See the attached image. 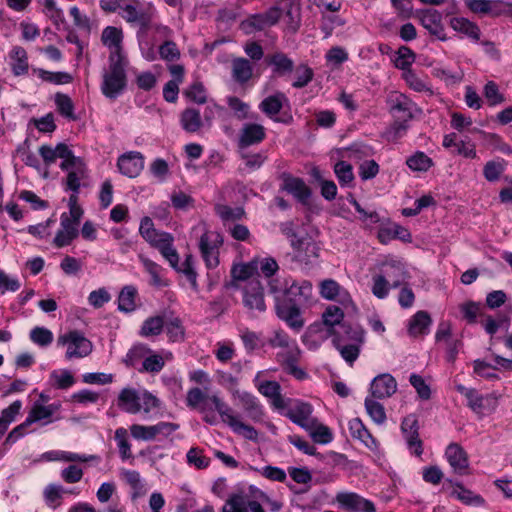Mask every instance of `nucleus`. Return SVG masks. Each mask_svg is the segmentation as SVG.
<instances>
[{"label":"nucleus","mask_w":512,"mask_h":512,"mask_svg":"<svg viewBox=\"0 0 512 512\" xmlns=\"http://www.w3.org/2000/svg\"><path fill=\"white\" fill-rule=\"evenodd\" d=\"M109 60V71L103 76L101 89L106 97L114 99L124 90L126 86V75L121 55H118V59H115L114 55H110Z\"/></svg>","instance_id":"nucleus-1"},{"label":"nucleus","mask_w":512,"mask_h":512,"mask_svg":"<svg viewBox=\"0 0 512 512\" xmlns=\"http://www.w3.org/2000/svg\"><path fill=\"white\" fill-rule=\"evenodd\" d=\"M57 345L67 347L65 356L69 360L73 358H84L93 350L92 342L78 330H71L59 335Z\"/></svg>","instance_id":"nucleus-2"},{"label":"nucleus","mask_w":512,"mask_h":512,"mask_svg":"<svg viewBox=\"0 0 512 512\" xmlns=\"http://www.w3.org/2000/svg\"><path fill=\"white\" fill-rule=\"evenodd\" d=\"M199 250L208 269L219 265V249L223 245V237L216 231H206L199 239Z\"/></svg>","instance_id":"nucleus-3"},{"label":"nucleus","mask_w":512,"mask_h":512,"mask_svg":"<svg viewBox=\"0 0 512 512\" xmlns=\"http://www.w3.org/2000/svg\"><path fill=\"white\" fill-rule=\"evenodd\" d=\"M275 311L279 319L284 321L292 330L299 332L304 327L300 305L287 299L275 297Z\"/></svg>","instance_id":"nucleus-4"},{"label":"nucleus","mask_w":512,"mask_h":512,"mask_svg":"<svg viewBox=\"0 0 512 512\" xmlns=\"http://www.w3.org/2000/svg\"><path fill=\"white\" fill-rule=\"evenodd\" d=\"M178 429L179 424L172 422H158L151 426H144L140 424H133L130 426L132 437L143 441L154 440L158 435L168 437Z\"/></svg>","instance_id":"nucleus-5"},{"label":"nucleus","mask_w":512,"mask_h":512,"mask_svg":"<svg viewBox=\"0 0 512 512\" xmlns=\"http://www.w3.org/2000/svg\"><path fill=\"white\" fill-rule=\"evenodd\" d=\"M60 169L67 172L66 190L79 193L81 181L88 176L85 162L81 158H72L68 161H62Z\"/></svg>","instance_id":"nucleus-6"},{"label":"nucleus","mask_w":512,"mask_h":512,"mask_svg":"<svg viewBox=\"0 0 512 512\" xmlns=\"http://www.w3.org/2000/svg\"><path fill=\"white\" fill-rule=\"evenodd\" d=\"M282 16V11L278 6L269 8L264 13L253 14L242 21L241 28L250 34L253 31H261L266 27L273 26L278 23Z\"/></svg>","instance_id":"nucleus-7"},{"label":"nucleus","mask_w":512,"mask_h":512,"mask_svg":"<svg viewBox=\"0 0 512 512\" xmlns=\"http://www.w3.org/2000/svg\"><path fill=\"white\" fill-rule=\"evenodd\" d=\"M466 6L473 13L498 17L512 12V3L504 0H466Z\"/></svg>","instance_id":"nucleus-8"},{"label":"nucleus","mask_w":512,"mask_h":512,"mask_svg":"<svg viewBox=\"0 0 512 512\" xmlns=\"http://www.w3.org/2000/svg\"><path fill=\"white\" fill-rule=\"evenodd\" d=\"M120 15L128 23L140 27V31L145 33L152 20L151 14L138 2L125 3L122 6Z\"/></svg>","instance_id":"nucleus-9"},{"label":"nucleus","mask_w":512,"mask_h":512,"mask_svg":"<svg viewBox=\"0 0 512 512\" xmlns=\"http://www.w3.org/2000/svg\"><path fill=\"white\" fill-rule=\"evenodd\" d=\"M243 304L251 311L264 312L266 310L263 286L258 278L249 280L243 287Z\"/></svg>","instance_id":"nucleus-10"},{"label":"nucleus","mask_w":512,"mask_h":512,"mask_svg":"<svg viewBox=\"0 0 512 512\" xmlns=\"http://www.w3.org/2000/svg\"><path fill=\"white\" fill-rule=\"evenodd\" d=\"M266 138L264 126L257 123H245L239 131L237 147L244 150L250 146L260 144Z\"/></svg>","instance_id":"nucleus-11"},{"label":"nucleus","mask_w":512,"mask_h":512,"mask_svg":"<svg viewBox=\"0 0 512 512\" xmlns=\"http://www.w3.org/2000/svg\"><path fill=\"white\" fill-rule=\"evenodd\" d=\"M312 412L313 407L311 404L297 401L285 412V416L303 429L310 430L315 425V418L312 417Z\"/></svg>","instance_id":"nucleus-12"},{"label":"nucleus","mask_w":512,"mask_h":512,"mask_svg":"<svg viewBox=\"0 0 512 512\" xmlns=\"http://www.w3.org/2000/svg\"><path fill=\"white\" fill-rule=\"evenodd\" d=\"M282 189L291 194L298 202L303 205L309 203L311 189L306 185L303 179L294 177L288 173L282 174Z\"/></svg>","instance_id":"nucleus-13"},{"label":"nucleus","mask_w":512,"mask_h":512,"mask_svg":"<svg viewBox=\"0 0 512 512\" xmlns=\"http://www.w3.org/2000/svg\"><path fill=\"white\" fill-rule=\"evenodd\" d=\"M418 18L422 26L439 40H446L442 14L436 9H423L418 12Z\"/></svg>","instance_id":"nucleus-14"},{"label":"nucleus","mask_w":512,"mask_h":512,"mask_svg":"<svg viewBox=\"0 0 512 512\" xmlns=\"http://www.w3.org/2000/svg\"><path fill=\"white\" fill-rule=\"evenodd\" d=\"M312 296V284L309 281L296 282L292 281L290 284L286 281L285 288L282 295H278L280 299H287L288 301L295 302L301 305L307 302Z\"/></svg>","instance_id":"nucleus-15"},{"label":"nucleus","mask_w":512,"mask_h":512,"mask_svg":"<svg viewBox=\"0 0 512 512\" xmlns=\"http://www.w3.org/2000/svg\"><path fill=\"white\" fill-rule=\"evenodd\" d=\"M389 102L390 112L395 120L409 122L414 116V111L417 110L416 104L404 94L392 96Z\"/></svg>","instance_id":"nucleus-16"},{"label":"nucleus","mask_w":512,"mask_h":512,"mask_svg":"<svg viewBox=\"0 0 512 512\" xmlns=\"http://www.w3.org/2000/svg\"><path fill=\"white\" fill-rule=\"evenodd\" d=\"M397 391V381L389 373L377 375L370 384L371 396L375 399H386Z\"/></svg>","instance_id":"nucleus-17"},{"label":"nucleus","mask_w":512,"mask_h":512,"mask_svg":"<svg viewBox=\"0 0 512 512\" xmlns=\"http://www.w3.org/2000/svg\"><path fill=\"white\" fill-rule=\"evenodd\" d=\"M117 166L123 175L134 178L144 168V157L140 152L131 151L119 157Z\"/></svg>","instance_id":"nucleus-18"},{"label":"nucleus","mask_w":512,"mask_h":512,"mask_svg":"<svg viewBox=\"0 0 512 512\" xmlns=\"http://www.w3.org/2000/svg\"><path fill=\"white\" fill-rule=\"evenodd\" d=\"M336 500L349 512H375L374 504L356 493H339Z\"/></svg>","instance_id":"nucleus-19"},{"label":"nucleus","mask_w":512,"mask_h":512,"mask_svg":"<svg viewBox=\"0 0 512 512\" xmlns=\"http://www.w3.org/2000/svg\"><path fill=\"white\" fill-rule=\"evenodd\" d=\"M495 365H491L483 360H475L474 361V372L486 379H495L497 378L494 370L503 369L507 371H512V360L506 359L499 355L494 356Z\"/></svg>","instance_id":"nucleus-20"},{"label":"nucleus","mask_w":512,"mask_h":512,"mask_svg":"<svg viewBox=\"0 0 512 512\" xmlns=\"http://www.w3.org/2000/svg\"><path fill=\"white\" fill-rule=\"evenodd\" d=\"M418 420L415 415L410 414L406 416L401 423V430L407 442V445L412 448L415 447V454L421 455L422 442L418 433Z\"/></svg>","instance_id":"nucleus-21"},{"label":"nucleus","mask_w":512,"mask_h":512,"mask_svg":"<svg viewBox=\"0 0 512 512\" xmlns=\"http://www.w3.org/2000/svg\"><path fill=\"white\" fill-rule=\"evenodd\" d=\"M60 226L61 228L57 231L53 240L54 245L58 248L68 246L79 234L78 225L67 218V213H62Z\"/></svg>","instance_id":"nucleus-22"},{"label":"nucleus","mask_w":512,"mask_h":512,"mask_svg":"<svg viewBox=\"0 0 512 512\" xmlns=\"http://www.w3.org/2000/svg\"><path fill=\"white\" fill-rule=\"evenodd\" d=\"M447 460L454 472L460 475L466 474L469 463L466 452L463 448L456 444H450L445 452Z\"/></svg>","instance_id":"nucleus-23"},{"label":"nucleus","mask_w":512,"mask_h":512,"mask_svg":"<svg viewBox=\"0 0 512 512\" xmlns=\"http://www.w3.org/2000/svg\"><path fill=\"white\" fill-rule=\"evenodd\" d=\"M237 394L247 416L255 422L261 421L264 416V409L258 398L246 391L241 393L237 391Z\"/></svg>","instance_id":"nucleus-24"},{"label":"nucleus","mask_w":512,"mask_h":512,"mask_svg":"<svg viewBox=\"0 0 512 512\" xmlns=\"http://www.w3.org/2000/svg\"><path fill=\"white\" fill-rule=\"evenodd\" d=\"M59 405L49 404L42 405L38 402L34 403L26 418V424H33L35 422H42V425H47L52 422V415L58 410Z\"/></svg>","instance_id":"nucleus-25"},{"label":"nucleus","mask_w":512,"mask_h":512,"mask_svg":"<svg viewBox=\"0 0 512 512\" xmlns=\"http://www.w3.org/2000/svg\"><path fill=\"white\" fill-rule=\"evenodd\" d=\"M320 294L327 300H339L341 303L351 301L348 292L333 279H326L320 283Z\"/></svg>","instance_id":"nucleus-26"},{"label":"nucleus","mask_w":512,"mask_h":512,"mask_svg":"<svg viewBox=\"0 0 512 512\" xmlns=\"http://www.w3.org/2000/svg\"><path fill=\"white\" fill-rule=\"evenodd\" d=\"M332 338L341 336L344 342H358L364 343L365 331L359 325H351L349 323H342L339 328L333 329L330 332Z\"/></svg>","instance_id":"nucleus-27"},{"label":"nucleus","mask_w":512,"mask_h":512,"mask_svg":"<svg viewBox=\"0 0 512 512\" xmlns=\"http://www.w3.org/2000/svg\"><path fill=\"white\" fill-rule=\"evenodd\" d=\"M332 343L349 365H352L357 360L363 345V343L358 342H344L341 336L332 338Z\"/></svg>","instance_id":"nucleus-28"},{"label":"nucleus","mask_w":512,"mask_h":512,"mask_svg":"<svg viewBox=\"0 0 512 512\" xmlns=\"http://www.w3.org/2000/svg\"><path fill=\"white\" fill-rule=\"evenodd\" d=\"M118 406L130 414H136L141 410V398L135 389L124 388L118 396Z\"/></svg>","instance_id":"nucleus-29"},{"label":"nucleus","mask_w":512,"mask_h":512,"mask_svg":"<svg viewBox=\"0 0 512 512\" xmlns=\"http://www.w3.org/2000/svg\"><path fill=\"white\" fill-rule=\"evenodd\" d=\"M348 425L350 434L354 439H358L368 448H372L376 445V440L372 437L361 419L353 418L349 421Z\"/></svg>","instance_id":"nucleus-30"},{"label":"nucleus","mask_w":512,"mask_h":512,"mask_svg":"<svg viewBox=\"0 0 512 512\" xmlns=\"http://www.w3.org/2000/svg\"><path fill=\"white\" fill-rule=\"evenodd\" d=\"M11 69L15 76L25 75L28 72V56L25 49L15 46L10 52Z\"/></svg>","instance_id":"nucleus-31"},{"label":"nucleus","mask_w":512,"mask_h":512,"mask_svg":"<svg viewBox=\"0 0 512 512\" xmlns=\"http://www.w3.org/2000/svg\"><path fill=\"white\" fill-rule=\"evenodd\" d=\"M253 75V66L246 58H235L232 61V77L240 84L248 82Z\"/></svg>","instance_id":"nucleus-32"},{"label":"nucleus","mask_w":512,"mask_h":512,"mask_svg":"<svg viewBox=\"0 0 512 512\" xmlns=\"http://www.w3.org/2000/svg\"><path fill=\"white\" fill-rule=\"evenodd\" d=\"M180 125L188 133L199 131L203 125L200 112L194 108H186L180 115Z\"/></svg>","instance_id":"nucleus-33"},{"label":"nucleus","mask_w":512,"mask_h":512,"mask_svg":"<svg viewBox=\"0 0 512 512\" xmlns=\"http://www.w3.org/2000/svg\"><path fill=\"white\" fill-rule=\"evenodd\" d=\"M101 40L105 46L110 49H115V53H112L111 55H114L115 59H118V55H121L120 50L123 40L122 30L113 26H108L102 31Z\"/></svg>","instance_id":"nucleus-34"},{"label":"nucleus","mask_w":512,"mask_h":512,"mask_svg":"<svg viewBox=\"0 0 512 512\" xmlns=\"http://www.w3.org/2000/svg\"><path fill=\"white\" fill-rule=\"evenodd\" d=\"M431 322L426 311H418L409 321L408 332L413 337L425 335L428 333Z\"/></svg>","instance_id":"nucleus-35"},{"label":"nucleus","mask_w":512,"mask_h":512,"mask_svg":"<svg viewBox=\"0 0 512 512\" xmlns=\"http://www.w3.org/2000/svg\"><path fill=\"white\" fill-rule=\"evenodd\" d=\"M268 64L273 67V73L277 76L289 74L294 69L293 60L282 52H277L271 55Z\"/></svg>","instance_id":"nucleus-36"},{"label":"nucleus","mask_w":512,"mask_h":512,"mask_svg":"<svg viewBox=\"0 0 512 512\" xmlns=\"http://www.w3.org/2000/svg\"><path fill=\"white\" fill-rule=\"evenodd\" d=\"M447 481L453 484L452 480ZM454 485L456 488L452 491L451 495L456 497L463 504L480 506L484 503V499L479 494H475L471 490L464 488L460 483H454Z\"/></svg>","instance_id":"nucleus-37"},{"label":"nucleus","mask_w":512,"mask_h":512,"mask_svg":"<svg viewBox=\"0 0 512 512\" xmlns=\"http://www.w3.org/2000/svg\"><path fill=\"white\" fill-rule=\"evenodd\" d=\"M450 26L457 32H461L475 41L480 39L479 27L466 18L455 17L450 20Z\"/></svg>","instance_id":"nucleus-38"},{"label":"nucleus","mask_w":512,"mask_h":512,"mask_svg":"<svg viewBox=\"0 0 512 512\" xmlns=\"http://www.w3.org/2000/svg\"><path fill=\"white\" fill-rule=\"evenodd\" d=\"M209 401L213 404L214 409L219 414L221 420L230 427L237 419V416L234 415L233 409L216 394L211 395L209 397Z\"/></svg>","instance_id":"nucleus-39"},{"label":"nucleus","mask_w":512,"mask_h":512,"mask_svg":"<svg viewBox=\"0 0 512 512\" xmlns=\"http://www.w3.org/2000/svg\"><path fill=\"white\" fill-rule=\"evenodd\" d=\"M286 96L283 93L271 95L262 100L259 109L269 117L276 116L283 107Z\"/></svg>","instance_id":"nucleus-40"},{"label":"nucleus","mask_w":512,"mask_h":512,"mask_svg":"<svg viewBox=\"0 0 512 512\" xmlns=\"http://www.w3.org/2000/svg\"><path fill=\"white\" fill-rule=\"evenodd\" d=\"M140 261L143 264L145 271L151 276L150 284L155 287H165L168 285L167 280L162 278L163 268L156 262L140 257Z\"/></svg>","instance_id":"nucleus-41"},{"label":"nucleus","mask_w":512,"mask_h":512,"mask_svg":"<svg viewBox=\"0 0 512 512\" xmlns=\"http://www.w3.org/2000/svg\"><path fill=\"white\" fill-rule=\"evenodd\" d=\"M164 325V317L159 315L149 317L143 322L139 335L142 337L158 336L162 333Z\"/></svg>","instance_id":"nucleus-42"},{"label":"nucleus","mask_w":512,"mask_h":512,"mask_svg":"<svg viewBox=\"0 0 512 512\" xmlns=\"http://www.w3.org/2000/svg\"><path fill=\"white\" fill-rule=\"evenodd\" d=\"M402 78L410 89L416 92L433 94L431 86L425 78L420 77L414 70L402 73Z\"/></svg>","instance_id":"nucleus-43"},{"label":"nucleus","mask_w":512,"mask_h":512,"mask_svg":"<svg viewBox=\"0 0 512 512\" xmlns=\"http://www.w3.org/2000/svg\"><path fill=\"white\" fill-rule=\"evenodd\" d=\"M416 54L407 46L399 47L393 60L394 66L403 71H412L411 66L415 62Z\"/></svg>","instance_id":"nucleus-44"},{"label":"nucleus","mask_w":512,"mask_h":512,"mask_svg":"<svg viewBox=\"0 0 512 512\" xmlns=\"http://www.w3.org/2000/svg\"><path fill=\"white\" fill-rule=\"evenodd\" d=\"M151 352L152 350L146 344L137 343L128 350L123 362L127 367H135L141 359L144 360Z\"/></svg>","instance_id":"nucleus-45"},{"label":"nucleus","mask_w":512,"mask_h":512,"mask_svg":"<svg viewBox=\"0 0 512 512\" xmlns=\"http://www.w3.org/2000/svg\"><path fill=\"white\" fill-rule=\"evenodd\" d=\"M22 408V401L15 400L11 403L7 408H5L0 416V434H4L9 426L12 423L16 416L20 413Z\"/></svg>","instance_id":"nucleus-46"},{"label":"nucleus","mask_w":512,"mask_h":512,"mask_svg":"<svg viewBox=\"0 0 512 512\" xmlns=\"http://www.w3.org/2000/svg\"><path fill=\"white\" fill-rule=\"evenodd\" d=\"M384 276L392 288H397L405 281L406 271L400 263H391L386 266Z\"/></svg>","instance_id":"nucleus-47"},{"label":"nucleus","mask_w":512,"mask_h":512,"mask_svg":"<svg viewBox=\"0 0 512 512\" xmlns=\"http://www.w3.org/2000/svg\"><path fill=\"white\" fill-rule=\"evenodd\" d=\"M137 291L133 286H125L118 297V308L124 312H132L136 308L135 297Z\"/></svg>","instance_id":"nucleus-48"},{"label":"nucleus","mask_w":512,"mask_h":512,"mask_svg":"<svg viewBox=\"0 0 512 512\" xmlns=\"http://www.w3.org/2000/svg\"><path fill=\"white\" fill-rule=\"evenodd\" d=\"M344 313L341 308L331 305L328 306L322 315V320L325 326L329 327L328 332L330 333L335 326L340 327L343 323Z\"/></svg>","instance_id":"nucleus-49"},{"label":"nucleus","mask_w":512,"mask_h":512,"mask_svg":"<svg viewBox=\"0 0 512 512\" xmlns=\"http://www.w3.org/2000/svg\"><path fill=\"white\" fill-rule=\"evenodd\" d=\"M407 166L418 172H426L433 165V161L424 152H416L406 160Z\"/></svg>","instance_id":"nucleus-50"},{"label":"nucleus","mask_w":512,"mask_h":512,"mask_svg":"<svg viewBox=\"0 0 512 512\" xmlns=\"http://www.w3.org/2000/svg\"><path fill=\"white\" fill-rule=\"evenodd\" d=\"M506 167L504 159H497L488 161L483 168V175L489 182L497 181Z\"/></svg>","instance_id":"nucleus-51"},{"label":"nucleus","mask_w":512,"mask_h":512,"mask_svg":"<svg viewBox=\"0 0 512 512\" xmlns=\"http://www.w3.org/2000/svg\"><path fill=\"white\" fill-rule=\"evenodd\" d=\"M365 408L368 415L375 423L383 424L386 421L384 406L377 402L375 398L367 397L365 399Z\"/></svg>","instance_id":"nucleus-52"},{"label":"nucleus","mask_w":512,"mask_h":512,"mask_svg":"<svg viewBox=\"0 0 512 512\" xmlns=\"http://www.w3.org/2000/svg\"><path fill=\"white\" fill-rule=\"evenodd\" d=\"M334 172L341 186H349L354 180L353 168L346 161H338L334 165Z\"/></svg>","instance_id":"nucleus-53"},{"label":"nucleus","mask_w":512,"mask_h":512,"mask_svg":"<svg viewBox=\"0 0 512 512\" xmlns=\"http://www.w3.org/2000/svg\"><path fill=\"white\" fill-rule=\"evenodd\" d=\"M262 372H258L254 378L255 386L258 391L267 398H272L273 396H277L279 392H281V386L276 381H259Z\"/></svg>","instance_id":"nucleus-54"},{"label":"nucleus","mask_w":512,"mask_h":512,"mask_svg":"<svg viewBox=\"0 0 512 512\" xmlns=\"http://www.w3.org/2000/svg\"><path fill=\"white\" fill-rule=\"evenodd\" d=\"M175 270L185 275L193 290H198L197 273L194 269V259L192 255H187L184 262L181 265L178 264V269Z\"/></svg>","instance_id":"nucleus-55"},{"label":"nucleus","mask_w":512,"mask_h":512,"mask_svg":"<svg viewBox=\"0 0 512 512\" xmlns=\"http://www.w3.org/2000/svg\"><path fill=\"white\" fill-rule=\"evenodd\" d=\"M306 431L309 432L310 436L316 443L327 444L333 439L331 430L327 426L319 423L316 418L314 427Z\"/></svg>","instance_id":"nucleus-56"},{"label":"nucleus","mask_w":512,"mask_h":512,"mask_svg":"<svg viewBox=\"0 0 512 512\" xmlns=\"http://www.w3.org/2000/svg\"><path fill=\"white\" fill-rule=\"evenodd\" d=\"M55 103L62 116L70 120H76V116L74 115V105L68 95L57 93L55 95Z\"/></svg>","instance_id":"nucleus-57"},{"label":"nucleus","mask_w":512,"mask_h":512,"mask_svg":"<svg viewBox=\"0 0 512 512\" xmlns=\"http://www.w3.org/2000/svg\"><path fill=\"white\" fill-rule=\"evenodd\" d=\"M165 365L164 358L156 353H149L147 357L142 362V368L139 369L140 372H148V373H158L160 372Z\"/></svg>","instance_id":"nucleus-58"},{"label":"nucleus","mask_w":512,"mask_h":512,"mask_svg":"<svg viewBox=\"0 0 512 512\" xmlns=\"http://www.w3.org/2000/svg\"><path fill=\"white\" fill-rule=\"evenodd\" d=\"M30 339L40 347H47L53 342V333L45 327L37 326L30 331Z\"/></svg>","instance_id":"nucleus-59"},{"label":"nucleus","mask_w":512,"mask_h":512,"mask_svg":"<svg viewBox=\"0 0 512 512\" xmlns=\"http://www.w3.org/2000/svg\"><path fill=\"white\" fill-rule=\"evenodd\" d=\"M483 94L490 106H496L505 102L504 95L499 91V87L494 81H488L485 84Z\"/></svg>","instance_id":"nucleus-60"},{"label":"nucleus","mask_w":512,"mask_h":512,"mask_svg":"<svg viewBox=\"0 0 512 512\" xmlns=\"http://www.w3.org/2000/svg\"><path fill=\"white\" fill-rule=\"evenodd\" d=\"M128 433L125 428H118L115 431V440L119 449L120 456L123 460L132 458L131 445L127 439Z\"/></svg>","instance_id":"nucleus-61"},{"label":"nucleus","mask_w":512,"mask_h":512,"mask_svg":"<svg viewBox=\"0 0 512 512\" xmlns=\"http://www.w3.org/2000/svg\"><path fill=\"white\" fill-rule=\"evenodd\" d=\"M288 28L296 32L301 25V8L299 4L290 2L285 12Z\"/></svg>","instance_id":"nucleus-62"},{"label":"nucleus","mask_w":512,"mask_h":512,"mask_svg":"<svg viewBox=\"0 0 512 512\" xmlns=\"http://www.w3.org/2000/svg\"><path fill=\"white\" fill-rule=\"evenodd\" d=\"M50 379L53 381V385L58 389H67L71 387L74 383V377L68 370L62 371H52L50 374Z\"/></svg>","instance_id":"nucleus-63"},{"label":"nucleus","mask_w":512,"mask_h":512,"mask_svg":"<svg viewBox=\"0 0 512 512\" xmlns=\"http://www.w3.org/2000/svg\"><path fill=\"white\" fill-rule=\"evenodd\" d=\"M222 512H248L247 502L242 495L234 494L227 499Z\"/></svg>","instance_id":"nucleus-64"}]
</instances>
